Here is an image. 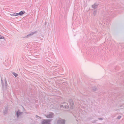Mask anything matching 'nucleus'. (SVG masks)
Wrapping results in <instances>:
<instances>
[{"instance_id": "obj_9", "label": "nucleus", "mask_w": 124, "mask_h": 124, "mask_svg": "<svg viewBox=\"0 0 124 124\" xmlns=\"http://www.w3.org/2000/svg\"><path fill=\"white\" fill-rule=\"evenodd\" d=\"M22 112H20L19 111L16 112V116L17 118H18L19 117L21 116L22 114Z\"/></svg>"}, {"instance_id": "obj_2", "label": "nucleus", "mask_w": 124, "mask_h": 124, "mask_svg": "<svg viewBox=\"0 0 124 124\" xmlns=\"http://www.w3.org/2000/svg\"><path fill=\"white\" fill-rule=\"evenodd\" d=\"M57 124H64L65 122V120L63 119H62L61 118H60L57 121Z\"/></svg>"}, {"instance_id": "obj_8", "label": "nucleus", "mask_w": 124, "mask_h": 124, "mask_svg": "<svg viewBox=\"0 0 124 124\" xmlns=\"http://www.w3.org/2000/svg\"><path fill=\"white\" fill-rule=\"evenodd\" d=\"M98 4L97 3H95L93 5H92V7L94 9L97 8Z\"/></svg>"}, {"instance_id": "obj_22", "label": "nucleus", "mask_w": 124, "mask_h": 124, "mask_svg": "<svg viewBox=\"0 0 124 124\" xmlns=\"http://www.w3.org/2000/svg\"><path fill=\"white\" fill-rule=\"evenodd\" d=\"M92 39H93V37H92Z\"/></svg>"}, {"instance_id": "obj_21", "label": "nucleus", "mask_w": 124, "mask_h": 124, "mask_svg": "<svg viewBox=\"0 0 124 124\" xmlns=\"http://www.w3.org/2000/svg\"><path fill=\"white\" fill-rule=\"evenodd\" d=\"M36 116L37 117H39V116H38L37 115H36Z\"/></svg>"}, {"instance_id": "obj_18", "label": "nucleus", "mask_w": 124, "mask_h": 124, "mask_svg": "<svg viewBox=\"0 0 124 124\" xmlns=\"http://www.w3.org/2000/svg\"><path fill=\"white\" fill-rule=\"evenodd\" d=\"M121 117V116H119L117 117V118L118 119H120Z\"/></svg>"}, {"instance_id": "obj_14", "label": "nucleus", "mask_w": 124, "mask_h": 124, "mask_svg": "<svg viewBox=\"0 0 124 124\" xmlns=\"http://www.w3.org/2000/svg\"><path fill=\"white\" fill-rule=\"evenodd\" d=\"M97 13V11L96 10H95L93 12V15L94 16H95Z\"/></svg>"}, {"instance_id": "obj_1", "label": "nucleus", "mask_w": 124, "mask_h": 124, "mask_svg": "<svg viewBox=\"0 0 124 124\" xmlns=\"http://www.w3.org/2000/svg\"><path fill=\"white\" fill-rule=\"evenodd\" d=\"M48 118H52L54 116V114L52 112H50L47 115H45Z\"/></svg>"}, {"instance_id": "obj_19", "label": "nucleus", "mask_w": 124, "mask_h": 124, "mask_svg": "<svg viewBox=\"0 0 124 124\" xmlns=\"http://www.w3.org/2000/svg\"><path fill=\"white\" fill-rule=\"evenodd\" d=\"M16 16H18V15H20V14H20L19 13H16Z\"/></svg>"}, {"instance_id": "obj_6", "label": "nucleus", "mask_w": 124, "mask_h": 124, "mask_svg": "<svg viewBox=\"0 0 124 124\" xmlns=\"http://www.w3.org/2000/svg\"><path fill=\"white\" fill-rule=\"evenodd\" d=\"M70 104V108L71 109H73L74 107V104L73 101L71 99H70L69 101Z\"/></svg>"}, {"instance_id": "obj_7", "label": "nucleus", "mask_w": 124, "mask_h": 124, "mask_svg": "<svg viewBox=\"0 0 124 124\" xmlns=\"http://www.w3.org/2000/svg\"><path fill=\"white\" fill-rule=\"evenodd\" d=\"M37 32L36 31H34V32H31L30 34L27 35L25 37V38H28L31 37V36L33 35V34L35 33H36Z\"/></svg>"}, {"instance_id": "obj_3", "label": "nucleus", "mask_w": 124, "mask_h": 124, "mask_svg": "<svg viewBox=\"0 0 124 124\" xmlns=\"http://www.w3.org/2000/svg\"><path fill=\"white\" fill-rule=\"evenodd\" d=\"M5 83H4L3 81L1 78V84L3 88H6L7 85V81L6 80H5Z\"/></svg>"}, {"instance_id": "obj_12", "label": "nucleus", "mask_w": 124, "mask_h": 124, "mask_svg": "<svg viewBox=\"0 0 124 124\" xmlns=\"http://www.w3.org/2000/svg\"><path fill=\"white\" fill-rule=\"evenodd\" d=\"M25 13V12L24 11H21L20 12V16H22L23 14Z\"/></svg>"}, {"instance_id": "obj_17", "label": "nucleus", "mask_w": 124, "mask_h": 124, "mask_svg": "<svg viewBox=\"0 0 124 124\" xmlns=\"http://www.w3.org/2000/svg\"><path fill=\"white\" fill-rule=\"evenodd\" d=\"M4 39V37L2 36L1 35H0V39Z\"/></svg>"}, {"instance_id": "obj_5", "label": "nucleus", "mask_w": 124, "mask_h": 124, "mask_svg": "<svg viewBox=\"0 0 124 124\" xmlns=\"http://www.w3.org/2000/svg\"><path fill=\"white\" fill-rule=\"evenodd\" d=\"M50 121L48 120H44L42 122L41 124H49Z\"/></svg>"}, {"instance_id": "obj_15", "label": "nucleus", "mask_w": 124, "mask_h": 124, "mask_svg": "<svg viewBox=\"0 0 124 124\" xmlns=\"http://www.w3.org/2000/svg\"><path fill=\"white\" fill-rule=\"evenodd\" d=\"M97 121V120H95L93 121L92 122L93 123H96Z\"/></svg>"}, {"instance_id": "obj_11", "label": "nucleus", "mask_w": 124, "mask_h": 124, "mask_svg": "<svg viewBox=\"0 0 124 124\" xmlns=\"http://www.w3.org/2000/svg\"><path fill=\"white\" fill-rule=\"evenodd\" d=\"M92 90L94 91H95L97 90V88L96 86L93 87H92Z\"/></svg>"}, {"instance_id": "obj_13", "label": "nucleus", "mask_w": 124, "mask_h": 124, "mask_svg": "<svg viewBox=\"0 0 124 124\" xmlns=\"http://www.w3.org/2000/svg\"><path fill=\"white\" fill-rule=\"evenodd\" d=\"M12 73L16 77L18 76L17 74L14 72H13Z\"/></svg>"}, {"instance_id": "obj_10", "label": "nucleus", "mask_w": 124, "mask_h": 124, "mask_svg": "<svg viewBox=\"0 0 124 124\" xmlns=\"http://www.w3.org/2000/svg\"><path fill=\"white\" fill-rule=\"evenodd\" d=\"M8 109V107H5L4 110V114H5L7 113V111Z\"/></svg>"}, {"instance_id": "obj_4", "label": "nucleus", "mask_w": 124, "mask_h": 124, "mask_svg": "<svg viewBox=\"0 0 124 124\" xmlns=\"http://www.w3.org/2000/svg\"><path fill=\"white\" fill-rule=\"evenodd\" d=\"M60 107L61 108L63 107L65 108H69V105L67 103L64 102L63 103V104L61 105Z\"/></svg>"}, {"instance_id": "obj_20", "label": "nucleus", "mask_w": 124, "mask_h": 124, "mask_svg": "<svg viewBox=\"0 0 124 124\" xmlns=\"http://www.w3.org/2000/svg\"><path fill=\"white\" fill-rule=\"evenodd\" d=\"M98 119L100 120H103V118H98Z\"/></svg>"}, {"instance_id": "obj_16", "label": "nucleus", "mask_w": 124, "mask_h": 124, "mask_svg": "<svg viewBox=\"0 0 124 124\" xmlns=\"http://www.w3.org/2000/svg\"><path fill=\"white\" fill-rule=\"evenodd\" d=\"M10 15L12 16H16V13L12 14H10Z\"/></svg>"}]
</instances>
